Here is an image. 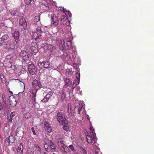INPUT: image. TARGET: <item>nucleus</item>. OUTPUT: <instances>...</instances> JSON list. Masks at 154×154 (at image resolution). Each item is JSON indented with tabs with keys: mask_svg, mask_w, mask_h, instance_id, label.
<instances>
[{
	"mask_svg": "<svg viewBox=\"0 0 154 154\" xmlns=\"http://www.w3.org/2000/svg\"><path fill=\"white\" fill-rule=\"evenodd\" d=\"M40 18L39 16H35L34 20V24L36 31L32 32L31 35L32 38L36 40L37 39L41 38V36L44 33L43 28L42 27V25L40 21Z\"/></svg>",
	"mask_w": 154,
	"mask_h": 154,
	"instance_id": "1",
	"label": "nucleus"
},
{
	"mask_svg": "<svg viewBox=\"0 0 154 154\" xmlns=\"http://www.w3.org/2000/svg\"><path fill=\"white\" fill-rule=\"evenodd\" d=\"M3 46L5 48L7 49H13L16 47L19 46V44L17 41H13L11 40L6 41L3 42Z\"/></svg>",
	"mask_w": 154,
	"mask_h": 154,
	"instance_id": "2",
	"label": "nucleus"
},
{
	"mask_svg": "<svg viewBox=\"0 0 154 154\" xmlns=\"http://www.w3.org/2000/svg\"><path fill=\"white\" fill-rule=\"evenodd\" d=\"M40 49L43 52H48L51 55L53 54L54 53V51L55 49V47L52 45H48L46 43H43L41 45Z\"/></svg>",
	"mask_w": 154,
	"mask_h": 154,
	"instance_id": "3",
	"label": "nucleus"
},
{
	"mask_svg": "<svg viewBox=\"0 0 154 154\" xmlns=\"http://www.w3.org/2000/svg\"><path fill=\"white\" fill-rule=\"evenodd\" d=\"M20 55L23 62H26L29 60V54L28 53V51L26 48H24L21 51Z\"/></svg>",
	"mask_w": 154,
	"mask_h": 154,
	"instance_id": "4",
	"label": "nucleus"
},
{
	"mask_svg": "<svg viewBox=\"0 0 154 154\" xmlns=\"http://www.w3.org/2000/svg\"><path fill=\"white\" fill-rule=\"evenodd\" d=\"M63 44H61L60 45V47L61 46L62 48H61L62 51H63L64 49L66 48L68 50L71 49L72 47V44L70 40L64 41H63Z\"/></svg>",
	"mask_w": 154,
	"mask_h": 154,
	"instance_id": "5",
	"label": "nucleus"
},
{
	"mask_svg": "<svg viewBox=\"0 0 154 154\" xmlns=\"http://www.w3.org/2000/svg\"><path fill=\"white\" fill-rule=\"evenodd\" d=\"M30 63L28 65V70L31 74L34 75L37 73V68L33 64L31 63Z\"/></svg>",
	"mask_w": 154,
	"mask_h": 154,
	"instance_id": "6",
	"label": "nucleus"
},
{
	"mask_svg": "<svg viewBox=\"0 0 154 154\" xmlns=\"http://www.w3.org/2000/svg\"><path fill=\"white\" fill-rule=\"evenodd\" d=\"M32 84L33 88H32L31 89H32L33 88H37L38 90L39 89L41 88L44 87L43 85L41 83L40 81H39L35 79L33 80Z\"/></svg>",
	"mask_w": 154,
	"mask_h": 154,
	"instance_id": "7",
	"label": "nucleus"
},
{
	"mask_svg": "<svg viewBox=\"0 0 154 154\" xmlns=\"http://www.w3.org/2000/svg\"><path fill=\"white\" fill-rule=\"evenodd\" d=\"M44 147L46 150L47 151H48L49 149H50L51 152H53L55 151L56 149V147L54 145V143L51 140H50L49 145H48L47 143H45L44 145Z\"/></svg>",
	"mask_w": 154,
	"mask_h": 154,
	"instance_id": "8",
	"label": "nucleus"
},
{
	"mask_svg": "<svg viewBox=\"0 0 154 154\" xmlns=\"http://www.w3.org/2000/svg\"><path fill=\"white\" fill-rule=\"evenodd\" d=\"M17 20H19V23L20 26H23V28L24 29H26L27 27V23L26 20L23 17H19L17 19Z\"/></svg>",
	"mask_w": 154,
	"mask_h": 154,
	"instance_id": "9",
	"label": "nucleus"
},
{
	"mask_svg": "<svg viewBox=\"0 0 154 154\" xmlns=\"http://www.w3.org/2000/svg\"><path fill=\"white\" fill-rule=\"evenodd\" d=\"M38 90V89L33 88L32 89H31L30 91L31 93V96L32 97V103L34 106L35 105V104L36 103L35 97L36 95V92Z\"/></svg>",
	"mask_w": 154,
	"mask_h": 154,
	"instance_id": "10",
	"label": "nucleus"
},
{
	"mask_svg": "<svg viewBox=\"0 0 154 154\" xmlns=\"http://www.w3.org/2000/svg\"><path fill=\"white\" fill-rule=\"evenodd\" d=\"M65 118L64 112L62 110H60L58 112L56 118L59 123H60L61 120L64 119Z\"/></svg>",
	"mask_w": 154,
	"mask_h": 154,
	"instance_id": "11",
	"label": "nucleus"
},
{
	"mask_svg": "<svg viewBox=\"0 0 154 154\" xmlns=\"http://www.w3.org/2000/svg\"><path fill=\"white\" fill-rule=\"evenodd\" d=\"M38 66L41 68H48L50 65V62L49 61H39L38 63Z\"/></svg>",
	"mask_w": 154,
	"mask_h": 154,
	"instance_id": "12",
	"label": "nucleus"
},
{
	"mask_svg": "<svg viewBox=\"0 0 154 154\" xmlns=\"http://www.w3.org/2000/svg\"><path fill=\"white\" fill-rule=\"evenodd\" d=\"M85 135L86 137V139L87 142L89 143H91L92 141H93L94 140L95 141V139L96 137V134L94 136V135H92L91 136L90 135H88V133L87 132V134L85 133Z\"/></svg>",
	"mask_w": 154,
	"mask_h": 154,
	"instance_id": "13",
	"label": "nucleus"
},
{
	"mask_svg": "<svg viewBox=\"0 0 154 154\" xmlns=\"http://www.w3.org/2000/svg\"><path fill=\"white\" fill-rule=\"evenodd\" d=\"M30 48L32 52L35 54L38 52L37 43L36 42H32Z\"/></svg>",
	"mask_w": 154,
	"mask_h": 154,
	"instance_id": "14",
	"label": "nucleus"
},
{
	"mask_svg": "<svg viewBox=\"0 0 154 154\" xmlns=\"http://www.w3.org/2000/svg\"><path fill=\"white\" fill-rule=\"evenodd\" d=\"M59 20L60 18H58L55 15H54L51 16L52 23L54 26H56L58 24Z\"/></svg>",
	"mask_w": 154,
	"mask_h": 154,
	"instance_id": "15",
	"label": "nucleus"
},
{
	"mask_svg": "<svg viewBox=\"0 0 154 154\" xmlns=\"http://www.w3.org/2000/svg\"><path fill=\"white\" fill-rule=\"evenodd\" d=\"M9 100L10 102V104L11 107H13L16 106L17 102L16 100L14 97H13L12 98L9 97Z\"/></svg>",
	"mask_w": 154,
	"mask_h": 154,
	"instance_id": "16",
	"label": "nucleus"
},
{
	"mask_svg": "<svg viewBox=\"0 0 154 154\" xmlns=\"http://www.w3.org/2000/svg\"><path fill=\"white\" fill-rule=\"evenodd\" d=\"M62 51L63 52V54L62 55V57L64 60L66 61L70 60V57L69 55H68V54L67 52H64L63 50V51Z\"/></svg>",
	"mask_w": 154,
	"mask_h": 154,
	"instance_id": "17",
	"label": "nucleus"
},
{
	"mask_svg": "<svg viewBox=\"0 0 154 154\" xmlns=\"http://www.w3.org/2000/svg\"><path fill=\"white\" fill-rule=\"evenodd\" d=\"M12 36L15 39L14 41H16L17 40V42H18V39H19L20 36V32L18 31H16L14 32H13L12 34Z\"/></svg>",
	"mask_w": 154,
	"mask_h": 154,
	"instance_id": "18",
	"label": "nucleus"
},
{
	"mask_svg": "<svg viewBox=\"0 0 154 154\" xmlns=\"http://www.w3.org/2000/svg\"><path fill=\"white\" fill-rule=\"evenodd\" d=\"M45 127H46V130L48 133H50L52 132V129L48 125V124L47 122L45 121L44 123Z\"/></svg>",
	"mask_w": 154,
	"mask_h": 154,
	"instance_id": "19",
	"label": "nucleus"
},
{
	"mask_svg": "<svg viewBox=\"0 0 154 154\" xmlns=\"http://www.w3.org/2000/svg\"><path fill=\"white\" fill-rule=\"evenodd\" d=\"M65 82V87L67 88L68 86H71V83L70 80L69 78H65L64 79Z\"/></svg>",
	"mask_w": 154,
	"mask_h": 154,
	"instance_id": "20",
	"label": "nucleus"
},
{
	"mask_svg": "<svg viewBox=\"0 0 154 154\" xmlns=\"http://www.w3.org/2000/svg\"><path fill=\"white\" fill-rule=\"evenodd\" d=\"M51 95L50 94H47L44 97V98L41 100V101L43 103H46L48 102V100L50 97Z\"/></svg>",
	"mask_w": 154,
	"mask_h": 154,
	"instance_id": "21",
	"label": "nucleus"
},
{
	"mask_svg": "<svg viewBox=\"0 0 154 154\" xmlns=\"http://www.w3.org/2000/svg\"><path fill=\"white\" fill-rule=\"evenodd\" d=\"M63 125H68V121L65 118L64 119L61 120L60 123Z\"/></svg>",
	"mask_w": 154,
	"mask_h": 154,
	"instance_id": "22",
	"label": "nucleus"
},
{
	"mask_svg": "<svg viewBox=\"0 0 154 154\" xmlns=\"http://www.w3.org/2000/svg\"><path fill=\"white\" fill-rule=\"evenodd\" d=\"M8 37V35L7 34H5L2 36V38L1 39H2L3 42H6V41H7Z\"/></svg>",
	"mask_w": 154,
	"mask_h": 154,
	"instance_id": "23",
	"label": "nucleus"
},
{
	"mask_svg": "<svg viewBox=\"0 0 154 154\" xmlns=\"http://www.w3.org/2000/svg\"><path fill=\"white\" fill-rule=\"evenodd\" d=\"M57 144L59 147H62L64 145L63 142L61 139H59L58 140Z\"/></svg>",
	"mask_w": 154,
	"mask_h": 154,
	"instance_id": "24",
	"label": "nucleus"
},
{
	"mask_svg": "<svg viewBox=\"0 0 154 154\" xmlns=\"http://www.w3.org/2000/svg\"><path fill=\"white\" fill-rule=\"evenodd\" d=\"M25 3L27 5H29L30 3H33L34 0H24Z\"/></svg>",
	"mask_w": 154,
	"mask_h": 154,
	"instance_id": "25",
	"label": "nucleus"
},
{
	"mask_svg": "<svg viewBox=\"0 0 154 154\" xmlns=\"http://www.w3.org/2000/svg\"><path fill=\"white\" fill-rule=\"evenodd\" d=\"M23 143H21L20 144V146H19L17 149V150L23 151Z\"/></svg>",
	"mask_w": 154,
	"mask_h": 154,
	"instance_id": "26",
	"label": "nucleus"
},
{
	"mask_svg": "<svg viewBox=\"0 0 154 154\" xmlns=\"http://www.w3.org/2000/svg\"><path fill=\"white\" fill-rule=\"evenodd\" d=\"M10 142L11 143H13L14 141V137L12 135H10L8 137Z\"/></svg>",
	"mask_w": 154,
	"mask_h": 154,
	"instance_id": "27",
	"label": "nucleus"
},
{
	"mask_svg": "<svg viewBox=\"0 0 154 154\" xmlns=\"http://www.w3.org/2000/svg\"><path fill=\"white\" fill-rule=\"evenodd\" d=\"M82 108V104H79L78 108V114H79L80 112L81 111Z\"/></svg>",
	"mask_w": 154,
	"mask_h": 154,
	"instance_id": "28",
	"label": "nucleus"
},
{
	"mask_svg": "<svg viewBox=\"0 0 154 154\" xmlns=\"http://www.w3.org/2000/svg\"><path fill=\"white\" fill-rule=\"evenodd\" d=\"M34 148L35 149V151L37 152L38 153H39L40 152L41 149L38 146H35Z\"/></svg>",
	"mask_w": 154,
	"mask_h": 154,
	"instance_id": "29",
	"label": "nucleus"
},
{
	"mask_svg": "<svg viewBox=\"0 0 154 154\" xmlns=\"http://www.w3.org/2000/svg\"><path fill=\"white\" fill-rule=\"evenodd\" d=\"M90 130L91 131V132H90L91 135H92H92H95V133H94V129H93V127H91L90 128Z\"/></svg>",
	"mask_w": 154,
	"mask_h": 154,
	"instance_id": "30",
	"label": "nucleus"
},
{
	"mask_svg": "<svg viewBox=\"0 0 154 154\" xmlns=\"http://www.w3.org/2000/svg\"><path fill=\"white\" fill-rule=\"evenodd\" d=\"M64 152L65 153H67L69 152V148L67 146L65 145L64 146Z\"/></svg>",
	"mask_w": 154,
	"mask_h": 154,
	"instance_id": "31",
	"label": "nucleus"
},
{
	"mask_svg": "<svg viewBox=\"0 0 154 154\" xmlns=\"http://www.w3.org/2000/svg\"><path fill=\"white\" fill-rule=\"evenodd\" d=\"M76 77L77 78L78 81L79 82H79L80 78V74L78 72L76 73Z\"/></svg>",
	"mask_w": 154,
	"mask_h": 154,
	"instance_id": "32",
	"label": "nucleus"
},
{
	"mask_svg": "<svg viewBox=\"0 0 154 154\" xmlns=\"http://www.w3.org/2000/svg\"><path fill=\"white\" fill-rule=\"evenodd\" d=\"M5 27L6 26L4 25L3 23H0V29H4Z\"/></svg>",
	"mask_w": 154,
	"mask_h": 154,
	"instance_id": "33",
	"label": "nucleus"
},
{
	"mask_svg": "<svg viewBox=\"0 0 154 154\" xmlns=\"http://www.w3.org/2000/svg\"><path fill=\"white\" fill-rule=\"evenodd\" d=\"M66 98V94L63 93H62V94H61V98L62 100H64Z\"/></svg>",
	"mask_w": 154,
	"mask_h": 154,
	"instance_id": "34",
	"label": "nucleus"
},
{
	"mask_svg": "<svg viewBox=\"0 0 154 154\" xmlns=\"http://www.w3.org/2000/svg\"><path fill=\"white\" fill-rule=\"evenodd\" d=\"M63 129L66 131H68L69 129L67 125H63Z\"/></svg>",
	"mask_w": 154,
	"mask_h": 154,
	"instance_id": "35",
	"label": "nucleus"
},
{
	"mask_svg": "<svg viewBox=\"0 0 154 154\" xmlns=\"http://www.w3.org/2000/svg\"><path fill=\"white\" fill-rule=\"evenodd\" d=\"M67 19L66 18H65L63 17H61L60 18L61 21L62 22V23H64L65 20L66 21V20Z\"/></svg>",
	"mask_w": 154,
	"mask_h": 154,
	"instance_id": "36",
	"label": "nucleus"
},
{
	"mask_svg": "<svg viewBox=\"0 0 154 154\" xmlns=\"http://www.w3.org/2000/svg\"><path fill=\"white\" fill-rule=\"evenodd\" d=\"M5 141L6 143H8L9 145V144L10 143H11L9 140V139L8 137H7L5 139Z\"/></svg>",
	"mask_w": 154,
	"mask_h": 154,
	"instance_id": "37",
	"label": "nucleus"
},
{
	"mask_svg": "<svg viewBox=\"0 0 154 154\" xmlns=\"http://www.w3.org/2000/svg\"><path fill=\"white\" fill-rule=\"evenodd\" d=\"M64 146H65V145H63L62 147H60V150L63 152H64V150H65L64 147Z\"/></svg>",
	"mask_w": 154,
	"mask_h": 154,
	"instance_id": "38",
	"label": "nucleus"
},
{
	"mask_svg": "<svg viewBox=\"0 0 154 154\" xmlns=\"http://www.w3.org/2000/svg\"><path fill=\"white\" fill-rule=\"evenodd\" d=\"M31 130H32V132L33 133V134L34 135H35L36 134V133L35 132V131L34 130V127H32L31 128Z\"/></svg>",
	"mask_w": 154,
	"mask_h": 154,
	"instance_id": "39",
	"label": "nucleus"
},
{
	"mask_svg": "<svg viewBox=\"0 0 154 154\" xmlns=\"http://www.w3.org/2000/svg\"><path fill=\"white\" fill-rule=\"evenodd\" d=\"M15 115V112H11L10 114V116L12 117H14Z\"/></svg>",
	"mask_w": 154,
	"mask_h": 154,
	"instance_id": "40",
	"label": "nucleus"
},
{
	"mask_svg": "<svg viewBox=\"0 0 154 154\" xmlns=\"http://www.w3.org/2000/svg\"><path fill=\"white\" fill-rule=\"evenodd\" d=\"M23 151H18L17 150V154H23Z\"/></svg>",
	"mask_w": 154,
	"mask_h": 154,
	"instance_id": "41",
	"label": "nucleus"
},
{
	"mask_svg": "<svg viewBox=\"0 0 154 154\" xmlns=\"http://www.w3.org/2000/svg\"><path fill=\"white\" fill-rule=\"evenodd\" d=\"M69 148L71 149L72 151H73L74 150V149L73 147V146L72 145H70L69 146Z\"/></svg>",
	"mask_w": 154,
	"mask_h": 154,
	"instance_id": "42",
	"label": "nucleus"
},
{
	"mask_svg": "<svg viewBox=\"0 0 154 154\" xmlns=\"http://www.w3.org/2000/svg\"><path fill=\"white\" fill-rule=\"evenodd\" d=\"M67 20V22H66V23H65V25L66 26H69L70 25V21L68 20V19H67L66 20Z\"/></svg>",
	"mask_w": 154,
	"mask_h": 154,
	"instance_id": "43",
	"label": "nucleus"
},
{
	"mask_svg": "<svg viewBox=\"0 0 154 154\" xmlns=\"http://www.w3.org/2000/svg\"><path fill=\"white\" fill-rule=\"evenodd\" d=\"M3 41H2V39L0 38V46H3Z\"/></svg>",
	"mask_w": 154,
	"mask_h": 154,
	"instance_id": "44",
	"label": "nucleus"
},
{
	"mask_svg": "<svg viewBox=\"0 0 154 154\" xmlns=\"http://www.w3.org/2000/svg\"><path fill=\"white\" fill-rule=\"evenodd\" d=\"M3 107L2 104L0 103V111L3 109Z\"/></svg>",
	"mask_w": 154,
	"mask_h": 154,
	"instance_id": "45",
	"label": "nucleus"
},
{
	"mask_svg": "<svg viewBox=\"0 0 154 154\" xmlns=\"http://www.w3.org/2000/svg\"><path fill=\"white\" fill-rule=\"evenodd\" d=\"M62 9L63 11V12H67L68 11L67 10H66V9L65 8H64L63 7L62 8Z\"/></svg>",
	"mask_w": 154,
	"mask_h": 154,
	"instance_id": "46",
	"label": "nucleus"
},
{
	"mask_svg": "<svg viewBox=\"0 0 154 154\" xmlns=\"http://www.w3.org/2000/svg\"><path fill=\"white\" fill-rule=\"evenodd\" d=\"M68 13V14L69 15V17H71V14L70 12H69V11H68L67 12Z\"/></svg>",
	"mask_w": 154,
	"mask_h": 154,
	"instance_id": "47",
	"label": "nucleus"
},
{
	"mask_svg": "<svg viewBox=\"0 0 154 154\" xmlns=\"http://www.w3.org/2000/svg\"><path fill=\"white\" fill-rule=\"evenodd\" d=\"M12 119H13L12 117L10 116V118L9 119V122H11L12 120Z\"/></svg>",
	"mask_w": 154,
	"mask_h": 154,
	"instance_id": "48",
	"label": "nucleus"
},
{
	"mask_svg": "<svg viewBox=\"0 0 154 154\" xmlns=\"http://www.w3.org/2000/svg\"><path fill=\"white\" fill-rule=\"evenodd\" d=\"M10 65H9V66H8V67H9L10 68H12V65L11 64V63H10Z\"/></svg>",
	"mask_w": 154,
	"mask_h": 154,
	"instance_id": "49",
	"label": "nucleus"
},
{
	"mask_svg": "<svg viewBox=\"0 0 154 154\" xmlns=\"http://www.w3.org/2000/svg\"><path fill=\"white\" fill-rule=\"evenodd\" d=\"M75 87H73V85H72V88H71V89H72V91H73V89H74Z\"/></svg>",
	"mask_w": 154,
	"mask_h": 154,
	"instance_id": "50",
	"label": "nucleus"
},
{
	"mask_svg": "<svg viewBox=\"0 0 154 154\" xmlns=\"http://www.w3.org/2000/svg\"><path fill=\"white\" fill-rule=\"evenodd\" d=\"M84 154H87V152L86 151H84Z\"/></svg>",
	"mask_w": 154,
	"mask_h": 154,
	"instance_id": "51",
	"label": "nucleus"
},
{
	"mask_svg": "<svg viewBox=\"0 0 154 154\" xmlns=\"http://www.w3.org/2000/svg\"><path fill=\"white\" fill-rule=\"evenodd\" d=\"M95 154H98L97 152V151H96L95 152Z\"/></svg>",
	"mask_w": 154,
	"mask_h": 154,
	"instance_id": "52",
	"label": "nucleus"
},
{
	"mask_svg": "<svg viewBox=\"0 0 154 154\" xmlns=\"http://www.w3.org/2000/svg\"><path fill=\"white\" fill-rule=\"evenodd\" d=\"M2 10V8H0V12H1Z\"/></svg>",
	"mask_w": 154,
	"mask_h": 154,
	"instance_id": "53",
	"label": "nucleus"
},
{
	"mask_svg": "<svg viewBox=\"0 0 154 154\" xmlns=\"http://www.w3.org/2000/svg\"><path fill=\"white\" fill-rule=\"evenodd\" d=\"M2 98H4V95H3V94L2 95Z\"/></svg>",
	"mask_w": 154,
	"mask_h": 154,
	"instance_id": "54",
	"label": "nucleus"
},
{
	"mask_svg": "<svg viewBox=\"0 0 154 154\" xmlns=\"http://www.w3.org/2000/svg\"><path fill=\"white\" fill-rule=\"evenodd\" d=\"M9 92L10 93L12 94V91H9Z\"/></svg>",
	"mask_w": 154,
	"mask_h": 154,
	"instance_id": "55",
	"label": "nucleus"
},
{
	"mask_svg": "<svg viewBox=\"0 0 154 154\" xmlns=\"http://www.w3.org/2000/svg\"><path fill=\"white\" fill-rule=\"evenodd\" d=\"M59 67H61V65H59Z\"/></svg>",
	"mask_w": 154,
	"mask_h": 154,
	"instance_id": "56",
	"label": "nucleus"
},
{
	"mask_svg": "<svg viewBox=\"0 0 154 154\" xmlns=\"http://www.w3.org/2000/svg\"><path fill=\"white\" fill-rule=\"evenodd\" d=\"M44 153L45 154H46V152H44Z\"/></svg>",
	"mask_w": 154,
	"mask_h": 154,
	"instance_id": "57",
	"label": "nucleus"
},
{
	"mask_svg": "<svg viewBox=\"0 0 154 154\" xmlns=\"http://www.w3.org/2000/svg\"><path fill=\"white\" fill-rule=\"evenodd\" d=\"M52 154H55L54 153H53Z\"/></svg>",
	"mask_w": 154,
	"mask_h": 154,
	"instance_id": "58",
	"label": "nucleus"
}]
</instances>
